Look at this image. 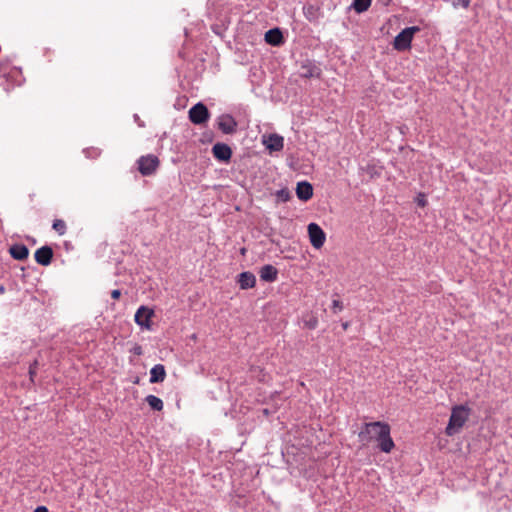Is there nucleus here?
<instances>
[{
	"label": "nucleus",
	"mask_w": 512,
	"mask_h": 512,
	"mask_svg": "<svg viewBox=\"0 0 512 512\" xmlns=\"http://www.w3.org/2000/svg\"><path fill=\"white\" fill-rule=\"evenodd\" d=\"M358 437L364 444L376 440L378 443L377 447L384 453H390L395 447L391 437V427L386 422L375 421L364 423Z\"/></svg>",
	"instance_id": "nucleus-1"
},
{
	"label": "nucleus",
	"mask_w": 512,
	"mask_h": 512,
	"mask_svg": "<svg viewBox=\"0 0 512 512\" xmlns=\"http://www.w3.org/2000/svg\"><path fill=\"white\" fill-rule=\"evenodd\" d=\"M470 408L467 405H455L451 410L448 425L445 429V433L448 436H453L458 433L470 416Z\"/></svg>",
	"instance_id": "nucleus-2"
},
{
	"label": "nucleus",
	"mask_w": 512,
	"mask_h": 512,
	"mask_svg": "<svg viewBox=\"0 0 512 512\" xmlns=\"http://www.w3.org/2000/svg\"><path fill=\"white\" fill-rule=\"evenodd\" d=\"M420 31L419 26H411L403 29L396 35L393 41V47L397 51H405L411 48L414 35Z\"/></svg>",
	"instance_id": "nucleus-3"
},
{
	"label": "nucleus",
	"mask_w": 512,
	"mask_h": 512,
	"mask_svg": "<svg viewBox=\"0 0 512 512\" xmlns=\"http://www.w3.org/2000/svg\"><path fill=\"white\" fill-rule=\"evenodd\" d=\"M138 170L143 176H150L156 172L159 167V159L157 156L148 154L141 156L138 160Z\"/></svg>",
	"instance_id": "nucleus-4"
},
{
	"label": "nucleus",
	"mask_w": 512,
	"mask_h": 512,
	"mask_svg": "<svg viewBox=\"0 0 512 512\" xmlns=\"http://www.w3.org/2000/svg\"><path fill=\"white\" fill-rule=\"evenodd\" d=\"M210 112L208 108L202 103L198 102L189 110V120L195 125H201L208 121Z\"/></svg>",
	"instance_id": "nucleus-5"
},
{
	"label": "nucleus",
	"mask_w": 512,
	"mask_h": 512,
	"mask_svg": "<svg viewBox=\"0 0 512 512\" xmlns=\"http://www.w3.org/2000/svg\"><path fill=\"white\" fill-rule=\"evenodd\" d=\"M154 316V310L147 306H140L134 316L135 323L139 325L141 328L150 330L151 329V319Z\"/></svg>",
	"instance_id": "nucleus-6"
},
{
	"label": "nucleus",
	"mask_w": 512,
	"mask_h": 512,
	"mask_svg": "<svg viewBox=\"0 0 512 512\" xmlns=\"http://www.w3.org/2000/svg\"><path fill=\"white\" fill-rule=\"evenodd\" d=\"M308 234L312 246L316 249L321 248L326 240V235L323 229L316 223L308 225Z\"/></svg>",
	"instance_id": "nucleus-7"
},
{
	"label": "nucleus",
	"mask_w": 512,
	"mask_h": 512,
	"mask_svg": "<svg viewBox=\"0 0 512 512\" xmlns=\"http://www.w3.org/2000/svg\"><path fill=\"white\" fill-rule=\"evenodd\" d=\"M212 154L218 161L227 163L232 157V149L227 144L218 142L213 145Z\"/></svg>",
	"instance_id": "nucleus-8"
},
{
	"label": "nucleus",
	"mask_w": 512,
	"mask_h": 512,
	"mask_svg": "<svg viewBox=\"0 0 512 512\" xmlns=\"http://www.w3.org/2000/svg\"><path fill=\"white\" fill-rule=\"evenodd\" d=\"M263 144L270 152H278L284 147V138L276 133L264 135Z\"/></svg>",
	"instance_id": "nucleus-9"
},
{
	"label": "nucleus",
	"mask_w": 512,
	"mask_h": 512,
	"mask_svg": "<svg viewBox=\"0 0 512 512\" xmlns=\"http://www.w3.org/2000/svg\"><path fill=\"white\" fill-rule=\"evenodd\" d=\"M218 128L224 134H233L237 129V122L230 114H222L218 118Z\"/></svg>",
	"instance_id": "nucleus-10"
},
{
	"label": "nucleus",
	"mask_w": 512,
	"mask_h": 512,
	"mask_svg": "<svg viewBox=\"0 0 512 512\" xmlns=\"http://www.w3.org/2000/svg\"><path fill=\"white\" fill-rule=\"evenodd\" d=\"M300 77L305 79L320 78L321 69L311 61H305L300 67Z\"/></svg>",
	"instance_id": "nucleus-11"
},
{
	"label": "nucleus",
	"mask_w": 512,
	"mask_h": 512,
	"mask_svg": "<svg viewBox=\"0 0 512 512\" xmlns=\"http://www.w3.org/2000/svg\"><path fill=\"white\" fill-rule=\"evenodd\" d=\"M35 261L43 266H48L53 258V250L50 246L45 245L36 250Z\"/></svg>",
	"instance_id": "nucleus-12"
},
{
	"label": "nucleus",
	"mask_w": 512,
	"mask_h": 512,
	"mask_svg": "<svg viewBox=\"0 0 512 512\" xmlns=\"http://www.w3.org/2000/svg\"><path fill=\"white\" fill-rule=\"evenodd\" d=\"M296 195L301 201H308L313 196V186L307 181H301L297 183Z\"/></svg>",
	"instance_id": "nucleus-13"
},
{
	"label": "nucleus",
	"mask_w": 512,
	"mask_h": 512,
	"mask_svg": "<svg viewBox=\"0 0 512 512\" xmlns=\"http://www.w3.org/2000/svg\"><path fill=\"white\" fill-rule=\"evenodd\" d=\"M237 283L242 290L251 289L256 284V277L252 272L245 271L238 275Z\"/></svg>",
	"instance_id": "nucleus-14"
},
{
	"label": "nucleus",
	"mask_w": 512,
	"mask_h": 512,
	"mask_svg": "<svg viewBox=\"0 0 512 512\" xmlns=\"http://www.w3.org/2000/svg\"><path fill=\"white\" fill-rule=\"evenodd\" d=\"M265 41L272 46H280L284 43V37L279 28L269 29L265 33Z\"/></svg>",
	"instance_id": "nucleus-15"
},
{
	"label": "nucleus",
	"mask_w": 512,
	"mask_h": 512,
	"mask_svg": "<svg viewBox=\"0 0 512 512\" xmlns=\"http://www.w3.org/2000/svg\"><path fill=\"white\" fill-rule=\"evenodd\" d=\"M260 279L265 282H274L278 277V270L271 264H266L260 268Z\"/></svg>",
	"instance_id": "nucleus-16"
},
{
	"label": "nucleus",
	"mask_w": 512,
	"mask_h": 512,
	"mask_svg": "<svg viewBox=\"0 0 512 512\" xmlns=\"http://www.w3.org/2000/svg\"><path fill=\"white\" fill-rule=\"evenodd\" d=\"M166 378V371L165 367L162 364H156L154 365L150 370V383H161Z\"/></svg>",
	"instance_id": "nucleus-17"
},
{
	"label": "nucleus",
	"mask_w": 512,
	"mask_h": 512,
	"mask_svg": "<svg viewBox=\"0 0 512 512\" xmlns=\"http://www.w3.org/2000/svg\"><path fill=\"white\" fill-rule=\"evenodd\" d=\"M9 253L15 260H25L29 255V249L24 244H14L9 248Z\"/></svg>",
	"instance_id": "nucleus-18"
},
{
	"label": "nucleus",
	"mask_w": 512,
	"mask_h": 512,
	"mask_svg": "<svg viewBox=\"0 0 512 512\" xmlns=\"http://www.w3.org/2000/svg\"><path fill=\"white\" fill-rule=\"evenodd\" d=\"M145 401L154 411H161L164 407L163 401L155 395L146 396Z\"/></svg>",
	"instance_id": "nucleus-19"
},
{
	"label": "nucleus",
	"mask_w": 512,
	"mask_h": 512,
	"mask_svg": "<svg viewBox=\"0 0 512 512\" xmlns=\"http://www.w3.org/2000/svg\"><path fill=\"white\" fill-rule=\"evenodd\" d=\"M371 2L372 0H353L351 8L357 13H363L369 9Z\"/></svg>",
	"instance_id": "nucleus-20"
},
{
	"label": "nucleus",
	"mask_w": 512,
	"mask_h": 512,
	"mask_svg": "<svg viewBox=\"0 0 512 512\" xmlns=\"http://www.w3.org/2000/svg\"><path fill=\"white\" fill-rule=\"evenodd\" d=\"M279 202H287L291 199V192L288 188H282L275 193Z\"/></svg>",
	"instance_id": "nucleus-21"
},
{
	"label": "nucleus",
	"mask_w": 512,
	"mask_h": 512,
	"mask_svg": "<svg viewBox=\"0 0 512 512\" xmlns=\"http://www.w3.org/2000/svg\"><path fill=\"white\" fill-rule=\"evenodd\" d=\"M52 228L59 234L64 235L67 230L66 223L61 219H55L52 224Z\"/></svg>",
	"instance_id": "nucleus-22"
},
{
	"label": "nucleus",
	"mask_w": 512,
	"mask_h": 512,
	"mask_svg": "<svg viewBox=\"0 0 512 512\" xmlns=\"http://www.w3.org/2000/svg\"><path fill=\"white\" fill-rule=\"evenodd\" d=\"M39 365L38 360H34L29 366V377L31 382H34V377L37 373V367Z\"/></svg>",
	"instance_id": "nucleus-23"
},
{
	"label": "nucleus",
	"mask_w": 512,
	"mask_h": 512,
	"mask_svg": "<svg viewBox=\"0 0 512 512\" xmlns=\"http://www.w3.org/2000/svg\"><path fill=\"white\" fill-rule=\"evenodd\" d=\"M83 152L88 158H96L100 155V150L97 148H87Z\"/></svg>",
	"instance_id": "nucleus-24"
},
{
	"label": "nucleus",
	"mask_w": 512,
	"mask_h": 512,
	"mask_svg": "<svg viewBox=\"0 0 512 512\" xmlns=\"http://www.w3.org/2000/svg\"><path fill=\"white\" fill-rule=\"evenodd\" d=\"M471 0H453L452 5L454 8L462 7L467 9L470 6Z\"/></svg>",
	"instance_id": "nucleus-25"
},
{
	"label": "nucleus",
	"mask_w": 512,
	"mask_h": 512,
	"mask_svg": "<svg viewBox=\"0 0 512 512\" xmlns=\"http://www.w3.org/2000/svg\"><path fill=\"white\" fill-rule=\"evenodd\" d=\"M315 10L313 6L304 7V15L311 21L314 19Z\"/></svg>",
	"instance_id": "nucleus-26"
},
{
	"label": "nucleus",
	"mask_w": 512,
	"mask_h": 512,
	"mask_svg": "<svg viewBox=\"0 0 512 512\" xmlns=\"http://www.w3.org/2000/svg\"><path fill=\"white\" fill-rule=\"evenodd\" d=\"M343 308H344L343 303L340 300L334 299L332 301V310L334 313L341 311Z\"/></svg>",
	"instance_id": "nucleus-27"
},
{
	"label": "nucleus",
	"mask_w": 512,
	"mask_h": 512,
	"mask_svg": "<svg viewBox=\"0 0 512 512\" xmlns=\"http://www.w3.org/2000/svg\"><path fill=\"white\" fill-rule=\"evenodd\" d=\"M14 74H17V72H10V73H8V74H7V77H6V79H5V82H4V83H1V85L3 86V89H4L6 92H8V91L10 90V88H11V86L9 85V83H8V82H9V80H10L11 78H13Z\"/></svg>",
	"instance_id": "nucleus-28"
},
{
	"label": "nucleus",
	"mask_w": 512,
	"mask_h": 512,
	"mask_svg": "<svg viewBox=\"0 0 512 512\" xmlns=\"http://www.w3.org/2000/svg\"><path fill=\"white\" fill-rule=\"evenodd\" d=\"M121 296V290L119 289H115V290H112L111 292V297L115 300L119 299Z\"/></svg>",
	"instance_id": "nucleus-29"
},
{
	"label": "nucleus",
	"mask_w": 512,
	"mask_h": 512,
	"mask_svg": "<svg viewBox=\"0 0 512 512\" xmlns=\"http://www.w3.org/2000/svg\"><path fill=\"white\" fill-rule=\"evenodd\" d=\"M134 121L138 124L139 127H144V122L140 119L137 114H134Z\"/></svg>",
	"instance_id": "nucleus-30"
},
{
	"label": "nucleus",
	"mask_w": 512,
	"mask_h": 512,
	"mask_svg": "<svg viewBox=\"0 0 512 512\" xmlns=\"http://www.w3.org/2000/svg\"><path fill=\"white\" fill-rule=\"evenodd\" d=\"M133 353H134L135 355H141V354H142V347H141V346H139V345L135 346V347L133 348Z\"/></svg>",
	"instance_id": "nucleus-31"
},
{
	"label": "nucleus",
	"mask_w": 512,
	"mask_h": 512,
	"mask_svg": "<svg viewBox=\"0 0 512 512\" xmlns=\"http://www.w3.org/2000/svg\"><path fill=\"white\" fill-rule=\"evenodd\" d=\"M34 512H49V511H48L47 507H45V506H38V507L34 510Z\"/></svg>",
	"instance_id": "nucleus-32"
},
{
	"label": "nucleus",
	"mask_w": 512,
	"mask_h": 512,
	"mask_svg": "<svg viewBox=\"0 0 512 512\" xmlns=\"http://www.w3.org/2000/svg\"><path fill=\"white\" fill-rule=\"evenodd\" d=\"M316 325H317V320H313L308 323L309 328H312V329H314L316 327Z\"/></svg>",
	"instance_id": "nucleus-33"
},
{
	"label": "nucleus",
	"mask_w": 512,
	"mask_h": 512,
	"mask_svg": "<svg viewBox=\"0 0 512 512\" xmlns=\"http://www.w3.org/2000/svg\"><path fill=\"white\" fill-rule=\"evenodd\" d=\"M384 6H388L392 0H379Z\"/></svg>",
	"instance_id": "nucleus-34"
},
{
	"label": "nucleus",
	"mask_w": 512,
	"mask_h": 512,
	"mask_svg": "<svg viewBox=\"0 0 512 512\" xmlns=\"http://www.w3.org/2000/svg\"><path fill=\"white\" fill-rule=\"evenodd\" d=\"M348 327H349V322H344V323H342V328H343V330H347V329H348Z\"/></svg>",
	"instance_id": "nucleus-35"
},
{
	"label": "nucleus",
	"mask_w": 512,
	"mask_h": 512,
	"mask_svg": "<svg viewBox=\"0 0 512 512\" xmlns=\"http://www.w3.org/2000/svg\"><path fill=\"white\" fill-rule=\"evenodd\" d=\"M424 204H425V202H424V201H422V200H421V201H419V205L424 206Z\"/></svg>",
	"instance_id": "nucleus-36"
}]
</instances>
